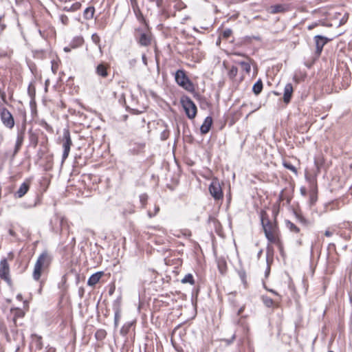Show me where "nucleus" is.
<instances>
[{
  "label": "nucleus",
  "instance_id": "obj_22",
  "mask_svg": "<svg viewBox=\"0 0 352 352\" xmlns=\"http://www.w3.org/2000/svg\"><path fill=\"white\" fill-rule=\"evenodd\" d=\"M287 228L290 230V231L298 233L300 231V229L292 222L287 221L286 222Z\"/></svg>",
  "mask_w": 352,
  "mask_h": 352
},
{
  "label": "nucleus",
  "instance_id": "obj_9",
  "mask_svg": "<svg viewBox=\"0 0 352 352\" xmlns=\"http://www.w3.org/2000/svg\"><path fill=\"white\" fill-rule=\"evenodd\" d=\"M50 262L51 258L50 256L47 253H43L37 259L35 265L45 270L50 265Z\"/></svg>",
  "mask_w": 352,
  "mask_h": 352
},
{
  "label": "nucleus",
  "instance_id": "obj_28",
  "mask_svg": "<svg viewBox=\"0 0 352 352\" xmlns=\"http://www.w3.org/2000/svg\"><path fill=\"white\" fill-rule=\"evenodd\" d=\"M317 25H318L317 23H314L308 25L307 28H308V30H311L314 29V28H316Z\"/></svg>",
  "mask_w": 352,
  "mask_h": 352
},
{
  "label": "nucleus",
  "instance_id": "obj_6",
  "mask_svg": "<svg viewBox=\"0 0 352 352\" xmlns=\"http://www.w3.org/2000/svg\"><path fill=\"white\" fill-rule=\"evenodd\" d=\"M1 118L3 124L8 128L12 129L14 126V118L8 109L4 108L1 110Z\"/></svg>",
  "mask_w": 352,
  "mask_h": 352
},
{
  "label": "nucleus",
  "instance_id": "obj_2",
  "mask_svg": "<svg viewBox=\"0 0 352 352\" xmlns=\"http://www.w3.org/2000/svg\"><path fill=\"white\" fill-rule=\"evenodd\" d=\"M177 83L188 91L192 92L194 86L183 70H178L175 74Z\"/></svg>",
  "mask_w": 352,
  "mask_h": 352
},
{
  "label": "nucleus",
  "instance_id": "obj_25",
  "mask_svg": "<svg viewBox=\"0 0 352 352\" xmlns=\"http://www.w3.org/2000/svg\"><path fill=\"white\" fill-rule=\"evenodd\" d=\"M231 34H232V31L228 29V30H224L222 32L221 35L223 38H227L230 36Z\"/></svg>",
  "mask_w": 352,
  "mask_h": 352
},
{
  "label": "nucleus",
  "instance_id": "obj_8",
  "mask_svg": "<svg viewBox=\"0 0 352 352\" xmlns=\"http://www.w3.org/2000/svg\"><path fill=\"white\" fill-rule=\"evenodd\" d=\"M209 190H210L211 195L215 199H219L223 196L221 186H220L219 182L217 180L212 182V183L209 187Z\"/></svg>",
  "mask_w": 352,
  "mask_h": 352
},
{
  "label": "nucleus",
  "instance_id": "obj_11",
  "mask_svg": "<svg viewBox=\"0 0 352 352\" xmlns=\"http://www.w3.org/2000/svg\"><path fill=\"white\" fill-rule=\"evenodd\" d=\"M138 43L142 46H148L151 43V36L149 32L141 33Z\"/></svg>",
  "mask_w": 352,
  "mask_h": 352
},
{
  "label": "nucleus",
  "instance_id": "obj_26",
  "mask_svg": "<svg viewBox=\"0 0 352 352\" xmlns=\"http://www.w3.org/2000/svg\"><path fill=\"white\" fill-rule=\"evenodd\" d=\"M91 39L93 42L95 43L96 45H98L100 41V38L97 34H93L91 36Z\"/></svg>",
  "mask_w": 352,
  "mask_h": 352
},
{
  "label": "nucleus",
  "instance_id": "obj_35",
  "mask_svg": "<svg viewBox=\"0 0 352 352\" xmlns=\"http://www.w3.org/2000/svg\"><path fill=\"white\" fill-rule=\"evenodd\" d=\"M269 271H270V269L268 268L267 271H266V273H268Z\"/></svg>",
  "mask_w": 352,
  "mask_h": 352
},
{
  "label": "nucleus",
  "instance_id": "obj_10",
  "mask_svg": "<svg viewBox=\"0 0 352 352\" xmlns=\"http://www.w3.org/2000/svg\"><path fill=\"white\" fill-rule=\"evenodd\" d=\"M294 92V89L292 83H287L285 85L284 88V93H283V102L285 104H288L290 102L292 94Z\"/></svg>",
  "mask_w": 352,
  "mask_h": 352
},
{
  "label": "nucleus",
  "instance_id": "obj_21",
  "mask_svg": "<svg viewBox=\"0 0 352 352\" xmlns=\"http://www.w3.org/2000/svg\"><path fill=\"white\" fill-rule=\"evenodd\" d=\"M182 283H190V285H193L195 283V280L193 278V276L191 274H186L182 279Z\"/></svg>",
  "mask_w": 352,
  "mask_h": 352
},
{
  "label": "nucleus",
  "instance_id": "obj_15",
  "mask_svg": "<svg viewBox=\"0 0 352 352\" xmlns=\"http://www.w3.org/2000/svg\"><path fill=\"white\" fill-rule=\"evenodd\" d=\"M29 189V185L27 183H23L16 192L17 197L21 198L25 195Z\"/></svg>",
  "mask_w": 352,
  "mask_h": 352
},
{
  "label": "nucleus",
  "instance_id": "obj_19",
  "mask_svg": "<svg viewBox=\"0 0 352 352\" xmlns=\"http://www.w3.org/2000/svg\"><path fill=\"white\" fill-rule=\"evenodd\" d=\"M43 270H43L42 268L38 267L34 265V268L32 274L33 278L35 280H38L40 278L41 273Z\"/></svg>",
  "mask_w": 352,
  "mask_h": 352
},
{
  "label": "nucleus",
  "instance_id": "obj_4",
  "mask_svg": "<svg viewBox=\"0 0 352 352\" xmlns=\"http://www.w3.org/2000/svg\"><path fill=\"white\" fill-rule=\"evenodd\" d=\"M0 278L3 279L10 286L12 285V280L10 276V267L6 259L0 262Z\"/></svg>",
  "mask_w": 352,
  "mask_h": 352
},
{
  "label": "nucleus",
  "instance_id": "obj_30",
  "mask_svg": "<svg viewBox=\"0 0 352 352\" xmlns=\"http://www.w3.org/2000/svg\"><path fill=\"white\" fill-rule=\"evenodd\" d=\"M324 235L327 237H329L332 235V232L329 230H326L324 232Z\"/></svg>",
  "mask_w": 352,
  "mask_h": 352
},
{
  "label": "nucleus",
  "instance_id": "obj_36",
  "mask_svg": "<svg viewBox=\"0 0 352 352\" xmlns=\"http://www.w3.org/2000/svg\"><path fill=\"white\" fill-rule=\"evenodd\" d=\"M328 352H333V351H328Z\"/></svg>",
  "mask_w": 352,
  "mask_h": 352
},
{
  "label": "nucleus",
  "instance_id": "obj_12",
  "mask_svg": "<svg viewBox=\"0 0 352 352\" xmlns=\"http://www.w3.org/2000/svg\"><path fill=\"white\" fill-rule=\"evenodd\" d=\"M288 10V6L283 4H277L272 6L270 8V12L271 14H276L280 12H285Z\"/></svg>",
  "mask_w": 352,
  "mask_h": 352
},
{
  "label": "nucleus",
  "instance_id": "obj_23",
  "mask_svg": "<svg viewBox=\"0 0 352 352\" xmlns=\"http://www.w3.org/2000/svg\"><path fill=\"white\" fill-rule=\"evenodd\" d=\"M283 165L285 168H286L287 169L292 171L293 173H294L295 174L297 173V169L296 168V167L294 166H293L291 163L289 162H283Z\"/></svg>",
  "mask_w": 352,
  "mask_h": 352
},
{
  "label": "nucleus",
  "instance_id": "obj_16",
  "mask_svg": "<svg viewBox=\"0 0 352 352\" xmlns=\"http://www.w3.org/2000/svg\"><path fill=\"white\" fill-rule=\"evenodd\" d=\"M252 65V60L249 57L245 56L243 55V70L245 71L247 73H250Z\"/></svg>",
  "mask_w": 352,
  "mask_h": 352
},
{
  "label": "nucleus",
  "instance_id": "obj_13",
  "mask_svg": "<svg viewBox=\"0 0 352 352\" xmlns=\"http://www.w3.org/2000/svg\"><path fill=\"white\" fill-rule=\"evenodd\" d=\"M212 124V118L207 117L205 119L202 125L201 126L200 130H201V133L204 134L207 133L210 131Z\"/></svg>",
  "mask_w": 352,
  "mask_h": 352
},
{
  "label": "nucleus",
  "instance_id": "obj_27",
  "mask_svg": "<svg viewBox=\"0 0 352 352\" xmlns=\"http://www.w3.org/2000/svg\"><path fill=\"white\" fill-rule=\"evenodd\" d=\"M300 191L302 196H305L307 195V190L305 187H301Z\"/></svg>",
  "mask_w": 352,
  "mask_h": 352
},
{
  "label": "nucleus",
  "instance_id": "obj_29",
  "mask_svg": "<svg viewBox=\"0 0 352 352\" xmlns=\"http://www.w3.org/2000/svg\"><path fill=\"white\" fill-rule=\"evenodd\" d=\"M21 142H22V137L19 135L17 142H16V146H19L21 144Z\"/></svg>",
  "mask_w": 352,
  "mask_h": 352
},
{
  "label": "nucleus",
  "instance_id": "obj_3",
  "mask_svg": "<svg viewBox=\"0 0 352 352\" xmlns=\"http://www.w3.org/2000/svg\"><path fill=\"white\" fill-rule=\"evenodd\" d=\"M181 103L188 118L193 119L196 116L197 111L195 104L188 97H182Z\"/></svg>",
  "mask_w": 352,
  "mask_h": 352
},
{
  "label": "nucleus",
  "instance_id": "obj_14",
  "mask_svg": "<svg viewBox=\"0 0 352 352\" xmlns=\"http://www.w3.org/2000/svg\"><path fill=\"white\" fill-rule=\"evenodd\" d=\"M102 275H103V272H97V273L92 274L89 277L87 284L90 286L95 285L97 283H98V281L100 280V279L101 278Z\"/></svg>",
  "mask_w": 352,
  "mask_h": 352
},
{
  "label": "nucleus",
  "instance_id": "obj_17",
  "mask_svg": "<svg viewBox=\"0 0 352 352\" xmlns=\"http://www.w3.org/2000/svg\"><path fill=\"white\" fill-rule=\"evenodd\" d=\"M263 89V82L261 79H259L252 87V91L255 95H258Z\"/></svg>",
  "mask_w": 352,
  "mask_h": 352
},
{
  "label": "nucleus",
  "instance_id": "obj_34",
  "mask_svg": "<svg viewBox=\"0 0 352 352\" xmlns=\"http://www.w3.org/2000/svg\"><path fill=\"white\" fill-rule=\"evenodd\" d=\"M269 271H270V269L268 268L267 271H266V273H268Z\"/></svg>",
  "mask_w": 352,
  "mask_h": 352
},
{
  "label": "nucleus",
  "instance_id": "obj_1",
  "mask_svg": "<svg viewBox=\"0 0 352 352\" xmlns=\"http://www.w3.org/2000/svg\"><path fill=\"white\" fill-rule=\"evenodd\" d=\"M261 220L265 236L267 241L270 243L275 244L281 250L282 242L280 239V231L276 222H272L266 213H262Z\"/></svg>",
  "mask_w": 352,
  "mask_h": 352
},
{
  "label": "nucleus",
  "instance_id": "obj_20",
  "mask_svg": "<svg viewBox=\"0 0 352 352\" xmlns=\"http://www.w3.org/2000/svg\"><path fill=\"white\" fill-rule=\"evenodd\" d=\"M97 74L102 77L107 76L106 67L103 65H99L96 69Z\"/></svg>",
  "mask_w": 352,
  "mask_h": 352
},
{
  "label": "nucleus",
  "instance_id": "obj_18",
  "mask_svg": "<svg viewBox=\"0 0 352 352\" xmlns=\"http://www.w3.org/2000/svg\"><path fill=\"white\" fill-rule=\"evenodd\" d=\"M317 199H318L317 192L315 190H312L309 192V206H312L313 205H314L315 203L316 202Z\"/></svg>",
  "mask_w": 352,
  "mask_h": 352
},
{
  "label": "nucleus",
  "instance_id": "obj_33",
  "mask_svg": "<svg viewBox=\"0 0 352 352\" xmlns=\"http://www.w3.org/2000/svg\"><path fill=\"white\" fill-rule=\"evenodd\" d=\"M142 58H143V60H145V58H145V56H144V55L142 56Z\"/></svg>",
  "mask_w": 352,
  "mask_h": 352
},
{
  "label": "nucleus",
  "instance_id": "obj_24",
  "mask_svg": "<svg viewBox=\"0 0 352 352\" xmlns=\"http://www.w3.org/2000/svg\"><path fill=\"white\" fill-rule=\"evenodd\" d=\"M263 302L267 307H272L274 304L273 300L269 297L264 298Z\"/></svg>",
  "mask_w": 352,
  "mask_h": 352
},
{
  "label": "nucleus",
  "instance_id": "obj_5",
  "mask_svg": "<svg viewBox=\"0 0 352 352\" xmlns=\"http://www.w3.org/2000/svg\"><path fill=\"white\" fill-rule=\"evenodd\" d=\"M314 40L316 44V54L317 56H320L322 53L323 47L330 41L331 38H328L324 36L316 35L314 37Z\"/></svg>",
  "mask_w": 352,
  "mask_h": 352
},
{
  "label": "nucleus",
  "instance_id": "obj_32",
  "mask_svg": "<svg viewBox=\"0 0 352 352\" xmlns=\"http://www.w3.org/2000/svg\"><path fill=\"white\" fill-rule=\"evenodd\" d=\"M64 50H65V52H67L70 51V49L69 47H66L64 48Z\"/></svg>",
  "mask_w": 352,
  "mask_h": 352
},
{
  "label": "nucleus",
  "instance_id": "obj_31",
  "mask_svg": "<svg viewBox=\"0 0 352 352\" xmlns=\"http://www.w3.org/2000/svg\"><path fill=\"white\" fill-rule=\"evenodd\" d=\"M272 93L275 95V96H279L280 95V93H278V91H273Z\"/></svg>",
  "mask_w": 352,
  "mask_h": 352
},
{
  "label": "nucleus",
  "instance_id": "obj_7",
  "mask_svg": "<svg viewBox=\"0 0 352 352\" xmlns=\"http://www.w3.org/2000/svg\"><path fill=\"white\" fill-rule=\"evenodd\" d=\"M64 142L63 144L64 151L63 153V160H65L69 155L70 148L72 144L70 135L68 131H65L63 135Z\"/></svg>",
  "mask_w": 352,
  "mask_h": 352
}]
</instances>
